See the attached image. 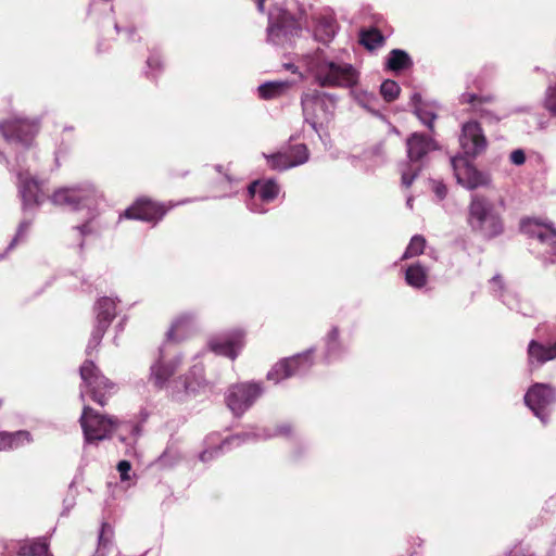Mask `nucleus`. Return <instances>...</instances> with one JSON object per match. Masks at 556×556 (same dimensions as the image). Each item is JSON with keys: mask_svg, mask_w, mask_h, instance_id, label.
Wrapping results in <instances>:
<instances>
[{"mask_svg": "<svg viewBox=\"0 0 556 556\" xmlns=\"http://www.w3.org/2000/svg\"><path fill=\"white\" fill-rule=\"evenodd\" d=\"M344 50L329 46L305 54V64L314 81L323 88H352L359 80V72L346 59Z\"/></svg>", "mask_w": 556, "mask_h": 556, "instance_id": "f257e3e1", "label": "nucleus"}, {"mask_svg": "<svg viewBox=\"0 0 556 556\" xmlns=\"http://www.w3.org/2000/svg\"><path fill=\"white\" fill-rule=\"evenodd\" d=\"M102 200V193L91 182H83L71 187L56 190L51 201L55 205L66 206L72 211L87 210L88 219L81 225L72 227L71 235L77 240V247L80 251L85 248V239L100 235V228L96 225V208Z\"/></svg>", "mask_w": 556, "mask_h": 556, "instance_id": "f03ea898", "label": "nucleus"}, {"mask_svg": "<svg viewBox=\"0 0 556 556\" xmlns=\"http://www.w3.org/2000/svg\"><path fill=\"white\" fill-rule=\"evenodd\" d=\"M467 223L472 232L485 240L500 237L505 229L500 210L489 199L478 194L471 197Z\"/></svg>", "mask_w": 556, "mask_h": 556, "instance_id": "7ed1b4c3", "label": "nucleus"}, {"mask_svg": "<svg viewBox=\"0 0 556 556\" xmlns=\"http://www.w3.org/2000/svg\"><path fill=\"white\" fill-rule=\"evenodd\" d=\"M437 149V142L425 134L414 132L406 139L407 161L400 165L404 187L412 186L422 170L427 155Z\"/></svg>", "mask_w": 556, "mask_h": 556, "instance_id": "20e7f679", "label": "nucleus"}, {"mask_svg": "<svg viewBox=\"0 0 556 556\" xmlns=\"http://www.w3.org/2000/svg\"><path fill=\"white\" fill-rule=\"evenodd\" d=\"M337 100L334 94L316 89L304 92L301 97L304 121L317 130L318 124L332 118Z\"/></svg>", "mask_w": 556, "mask_h": 556, "instance_id": "39448f33", "label": "nucleus"}, {"mask_svg": "<svg viewBox=\"0 0 556 556\" xmlns=\"http://www.w3.org/2000/svg\"><path fill=\"white\" fill-rule=\"evenodd\" d=\"M83 387L80 389V400L85 401L88 393L92 401L101 406L106 404V395L114 390V383L105 378L92 361H86L79 368Z\"/></svg>", "mask_w": 556, "mask_h": 556, "instance_id": "423d86ee", "label": "nucleus"}, {"mask_svg": "<svg viewBox=\"0 0 556 556\" xmlns=\"http://www.w3.org/2000/svg\"><path fill=\"white\" fill-rule=\"evenodd\" d=\"M79 421L88 443L109 439L118 425L117 418L101 415L88 405H84Z\"/></svg>", "mask_w": 556, "mask_h": 556, "instance_id": "0eeeda50", "label": "nucleus"}, {"mask_svg": "<svg viewBox=\"0 0 556 556\" xmlns=\"http://www.w3.org/2000/svg\"><path fill=\"white\" fill-rule=\"evenodd\" d=\"M301 33L300 23L287 11L279 12L277 16L269 15L267 40L274 46L292 47Z\"/></svg>", "mask_w": 556, "mask_h": 556, "instance_id": "6e6552de", "label": "nucleus"}, {"mask_svg": "<svg viewBox=\"0 0 556 556\" xmlns=\"http://www.w3.org/2000/svg\"><path fill=\"white\" fill-rule=\"evenodd\" d=\"M291 433V427L289 425L278 426L275 432H270L267 429H263L260 432H242L226 438L220 444L206 448L200 453L199 458L201 462L206 463L213 458L219 456L223 452L229 451L232 447L240 446L241 444L249 442L254 439H269L277 435H289Z\"/></svg>", "mask_w": 556, "mask_h": 556, "instance_id": "1a4fd4ad", "label": "nucleus"}, {"mask_svg": "<svg viewBox=\"0 0 556 556\" xmlns=\"http://www.w3.org/2000/svg\"><path fill=\"white\" fill-rule=\"evenodd\" d=\"M314 352L315 349L311 348L291 357L282 358L267 372V379L278 383L285 379L307 374L314 365Z\"/></svg>", "mask_w": 556, "mask_h": 556, "instance_id": "9d476101", "label": "nucleus"}, {"mask_svg": "<svg viewBox=\"0 0 556 556\" xmlns=\"http://www.w3.org/2000/svg\"><path fill=\"white\" fill-rule=\"evenodd\" d=\"M523 401L533 415L547 425L552 406L556 403V389L547 383H534L526 392Z\"/></svg>", "mask_w": 556, "mask_h": 556, "instance_id": "9b49d317", "label": "nucleus"}, {"mask_svg": "<svg viewBox=\"0 0 556 556\" xmlns=\"http://www.w3.org/2000/svg\"><path fill=\"white\" fill-rule=\"evenodd\" d=\"M38 130V123L27 118H14L0 123V132L4 140L16 148L29 149Z\"/></svg>", "mask_w": 556, "mask_h": 556, "instance_id": "f8f14e48", "label": "nucleus"}, {"mask_svg": "<svg viewBox=\"0 0 556 556\" xmlns=\"http://www.w3.org/2000/svg\"><path fill=\"white\" fill-rule=\"evenodd\" d=\"M264 388L260 382H241L231 386L226 394L228 408L236 416L243 415L263 394Z\"/></svg>", "mask_w": 556, "mask_h": 556, "instance_id": "ddd939ff", "label": "nucleus"}, {"mask_svg": "<svg viewBox=\"0 0 556 556\" xmlns=\"http://www.w3.org/2000/svg\"><path fill=\"white\" fill-rule=\"evenodd\" d=\"M94 313L96 323L87 344V354H91V352L100 345L106 329L114 319L116 315L115 300L109 296L99 299L94 305Z\"/></svg>", "mask_w": 556, "mask_h": 556, "instance_id": "4468645a", "label": "nucleus"}, {"mask_svg": "<svg viewBox=\"0 0 556 556\" xmlns=\"http://www.w3.org/2000/svg\"><path fill=\"white\" fill-rule=\"evenodd\" d=\"M451 163L457 182L464 188L472 190L490 185L491 178L489 174L478 170L465 159L453 157Z\"/></svg>", "mask_w": 556, "mask_h": 556, "instance_id": "2eb2a0df", "label": "nucleus"}, {"mask_svg": "<svg viewBox=\"0 0 556 556\" xmlns=\"http://www.w3.org/2000/svg\"><path fill=\"white\" fill-rule=\"evenodd\" d=\"M279 190V186L274 179L253 181L248 188L251 197L248 202L249 210L253 213H265L267 210L264 204L274 201Z\"/></svg>", "mask_w": 556, "mask_h": 556, "instance_id": "dca6fc26", "label": "nucleus"}, {"mask_svg": "<svg viewBox=\"0 0 556 556\" xmlns=\"http://www.w3.org/2000/svg\"><path fill=\"white\" fill-rule=\"evenodd\" d=\"M167 210L161 203L140 198L119 215V219L127 218L156 224L163 218Z\"/></svg>", "mask_w": 556, "mask_h": 556, "instance_id": "f3484780", "label": "nucleus"}, {"mask_svg": "<svg viewBox=\"0 0 556 556\" xmlns=\"http://www.w3.org/2000/svg\"><path fill=\"white\" fill-rule=\"evenodd\" d=\"M460 104H468L469 111L478 115L482 121L489 124H497L503 117L495 111L488 108L495 101L493 94H478L476 92L465 91L459 96Z\"/></svg>", "mask_w": 556, "mask_h": 556, "instance_id": "a211bd4d", "label": "nucleus"}, {"mask_svg": "<svg viewBox=\"0 0 556 556\" xmlns=\"http://www.w3.org/2000/svg\"><path fill=\"white\" fill-rule=\"evenodd\" d=\"M459 144L466 155L477 156L486 148V138L477 121L463 124L459 135Z\"/></svg>", "mask_w": 556, "mask_h": 556, "instance_id": "6ab92c4d", "label": "nucleus"}, {"mask_svg": "<svg viewBox=\"0 0 556 556\" xmlns=\"http://www.w3.org/2000/svg\"><path fill=\"white\" fill-rule=\"evenodd\" d=\"M521 230L545 245L553 255H556V228L552 223L529 218L521 222Z\"/></svg>", "mask_w": 556, "mask_h": 556, "instance_id": "aec40b11", "label": "nucleus"}, {"mask_svg": "<svg viewBox=\"0 0 556 556\" xmlns=\"http://www.w3.org/2000/svg\"><path fill=\"white\" fill-rule=\"evenodd\" d=\"M18 193L22 199L23 211H33L39 206L43 200L38 181L30 177L27 172L20 170L17 173Z\"/></svg>", "mask_w": 556, "mask_h": 556, "instance_id": "412c9836", "label": "nucleus"}, {"mask_svg": "<svg viewBox=\"0 0 556 556\" xmlns=\"http://www.w3.org/2000/svg\"><path fill=\"white\" fill-rule=\"evenodd\" d=\"M244 333L241 330H233L222 337L208 341L210 349L217 355L235 359L244 345Z\"/></svg>", "mask_w": 556, "mask_h": 556, "instance_id": "4be33fe9", "label": "nucleus"}, {"mask_svg": "<svg viewBox=\"0 0 556 556\" xmlns=\"http://www.w3.org/2000/svg\"><path fill=\"white\" fill-rule=\"evenodd\" d=\"M313 36L316 41L328 46L336 37L339 24L332 11L324 10L313 16Z\"/></svg>", "mask_w": 556, "mask_h": 556, "instance_id": "5701e85b", "label": "nucleus"}, {"mask_svg": "<svg viewBox=\"0 0 556 556\" xmlns=\"http://www.w3.org/2000/svg\"><path fill=\"white\" fill-rule=\"evenodd\" d=\"M204 382L203 367L194 365L188 375L179 377L172 384V395L181 400L184 395L194 393Z\"/></svg>", "mask_w": 556, "mask_h": 556, "instance_id": "b1692460", "label": "nucleus"}, {"mask_svg": "<svg viewBox=\"0 0 556 556\" xmlns=\"http://www.w3.org/2000/svg\"><path fill=\"white\" fill-rule=\"evenodd\" d=\"M180 363L181 359L178 356L166 361L161 351L159 359L151 365L150 380L156 388H164L168 379L176 372Z\"/></svg>", "mask_w": 556, "mask_h": 556, "instance_id": "393cba45", "label": "nucleus"}, {"mask_svg": "<svg viewBox=\"0 0 556 556\" xmlns=\"http://www.w3.org/2000/svg\"><path fill=\"white\" fill-rule=\"evenodd\" d=\"M348 352V348L340 339V329L332 326L324 337V362L330 364L341 359Z\"/></svg>", "mask_w": 556, "mask_h": 556, "instance_id": "a878e982", "label": "nucleus"}, {"mask_svg": "<svg viewBox=\"0 0 556 556\" xmlns=\"http://www.w3.org/2000/svg\"><path fill=\"white\" fill-rule=\"evenodd\" d=\"M528 363L531 367L541 366L549 361L556 359V341L551 344H543L531 340L528 344Z\"/></svg>", "mask_w": 556, "mask_h": 556, "instance_id": "bb28decb", "label": "nucleus"}, {"mask_svg": "<svg viewBox=\"0 0 556 556\" xmlns=\"http://www.w3.org/2000/svg\"><path fill=\"white\" fill-rule=\"evenodd\" d=\"M197 316L193 313H182L178 315L172 323L170 328L166 332L167 340L180 341L194 328Z\"/></svg>", "mask_w": 556, "mask_h": 556, "instance_id": "cd10ccee", "label": "nucleus"}, {"mask_svg": "<svg viewBox=\"0 0 556 556\" xmlns=\"http://www.w3.org/2000/svg\"><path fill=\"white\" fill-rule=\"evenodd\" d=\"M350 89L351 96L359 106L375 116H382L380 112V100L374 92L362 88H355V86Z\"/></svg>", "mask_w": 556, "mask_h": 556, "instance_id": "c85d7f7f", "label": "nucleus"}, {"mask_svg": "<svg viewBox=\"0 0 556 556\" xmlns=\"http://www.w3.org/2000/svg\"><path fill=\"white\" fill-rule=\"evenodd\" d=\"M429 269L416 262L410 264L405 270V282L415 289H421L428 283Z\"/></svg>", "mask_w": 556, "mask_h": 556, "instance_id": "c756f323", "label": "nucleus"}, {"mask_svg": "<svg viewBox=\"0 0 556 556\" xmlns=\"http://www.w3.org/2000/svg\"><path fill=\"white\" fill-rule=\"evenodd\" d=\"M31 442V435L26 430L0 432V451L13 450Z\"/></svg>", "mask_w": 556, "mask_h": 556, "instance_id": "7c9ffc66", "label": "nucleus"}, {"mask_svg": "<svg viewBox=\"0 0 556 556\" xmlns=\"http://www.w3.org/2000/svg\"><path fill=\"white\" fill-rule=\"evenodd\" d=\"M490 285L494 295L498 296L508 308L521 312L517 294L511 291L504 290L502 277L500 275L492 277Z\"/></svg>", "mask_w": 556, "mask_h": 556, "instance_id": "2f4dec72", "label": "nucleus"}, {"mask_svg": "<svg viewBox=\"0 0 556 556\" xmlns=\"http://www.w3.org/2000/svg\"><path fill=\"white\" fill-rule=\"evenodd\" d=\"M387 67L393 72H401L413 66V60L409 54L401 49H393L387 59Z\"/></svg>", "mask_w": 556, "mask_h": 556, "instance_id": "473e14b6", "label": "nucleus"}, {"mask_svg": "<svg viewBox=\"0 0 556 556\" xmlns=\"http://www.w3.org/2000/svg\"><path fill=\"white\" fill-rule=\"evenodd\" d=\"M18 556H49L46 539H37L20 546Z\"/></svg>", "mask_w": 556, "mask_h": 556, "instance_id": "72a5a7b5", "label": "nucleus"}, {"mask_svg": "<svg viewBox=\"0 0 556 556\" xmlns=\"http://www.w3.org/2000/svg\"><path fill=\"white\" fill-rule=\"evenodd\" d=\"M263 156L266 159L267 166L273 170L282 172L292 168L290 164L291 161L288 159V154L285 150L273 154L263 153Z\"/></svg>", "mask_w": 556, "mask_h": 556, "instance_id": "f704fd0d", "label": "nucleus"}, {"mask_svg": "<svg viewBox=\"0 0 556 556\" xmlns=\"http://www.w3.org/2000/svg\"><path fill=\"white\" fill-rule=\"evenodd\" d=\"M288 159L291 161V166L295 167L308 161V149L304 143L294 144L285 149Z\"/></svg>", "mask_w": 556, "mask_h": 556, "instance_id": "c9c22d12", "label": "nucleus"}, {"mask_svg": "<svg viewBox=\"0 0 556 556\" xmlns=\"http://www.w3.org/2000/svg\"><path fill=\"white\" fill-rule=\"evenodd\" d=\"M414 114L429 130H433V123L437 118L435 109L432 104H419L414 110Z\"/></svg>", "mask_w": 556, "mask_h": 556, "instance_id": "e433bc0d", "label": "nucleus"}, {"mask_svg": "<svg viewBox=\"0 0 556 556\" xmlns=\"http://www.w3.org/2000/svg\"><path fill=\"white\" fill-rule=\"evenodd\" d=\"M288 88L285 81H267L258 87V94L262 99H273L280 96Z\"/></svg>", "mask_w": 556, "mask_h": 556, "instance_id": "4c0bfd02", "label": "nucleus"}, {"mask_svg": "<svg viewBox=\"0 0 556 556\" xmlns=\"http://www.w3.org/2000/svg\"><path fill=\"white\" fill-rule=\"evenodd\" d=\"M113 531L109 523H102L96 556H106L112 546Z\"/></svg>", "mask_w": 556, "mask_h": 556, "instance_id": "58836bf2", "label": "nucleus"}, {"mask_svg": "<svg viewBox=\"0 0 556 556\" xmlns=\"http://www.w3.org/2000/svg\"><path fill=\"white\" fill-rule=\"evenodd\" d=\"M426 243L427 242L424 236H413L405 252L402 255V260H408L422 254L426 248Z\"/></svg>", "mask_w": 556, "mask_h": 556, "instance_id": "ea45409f", "label": "nucleus"}, {"mask_svg": "<svg viewBox=\"0 0 556 556\" xmlns=\"http://www.w3.org/2000/svg\"><path fill=\"white\" fill-rule=\"evenodd\" d=\"M361 43L367 49L374 50L383 41V37L377 29L365 30L361 33Z\"/></svg>", "mask_w": 556, "mask_h": 556, "instance_id": "a19ab883", "label": "nucleus"}, {"mask_svg": "<svg viewBox=\"0 0 556 556\" xmlns=\"http://www.w3.org/2000/svg\"><path fill=\"white\" fill-rule=\"evenodd\" d=\"M401 88L392 79H386L380 86V93L386 102H392L400 96Z\"/></svg>", "mask_w": 556, "mask_h": 556, "instance_id": "79ce46f5", "label": "nucleus"}, {"mask_svg": "<svg viewBox=\"0 0 556 556\" xmlns=\"http://www.w3.org/2000/svg\"><path fill=\"white\" fill-rule=\"evenodd\" d=\"M179 458V454L176 450L166 448L156 459V464L161 468H168L174 466Z\"/></svg>", "mask_w": 556, "mask_h": 556, "instance_id": "37998d69", "label": "nucleus"}, {"mask_svg": "<svg viewBox=\"0 0 556 556\" xmlns=\"http://www.w3.org/2000/svg\"><path fill=\"white\" fill-rule=\"evenodd\" d=\"M30 225H31V220H29V219H24L20 223L17 231H16L14 238L12 239V241L10 242V244L7 249V252L12 250L21 240H23L26 237L27 231L30 228Z\"/></svg>", "mask_w": 556, "mask_h": 556, "instance_id": "c03bdc74", "label": "nucleus"}, {"mask_svg": "<svg viewBox=\"0 0 556 556\" xmlns=\"http://www.w3.org/2000/svg\"><path fill=\"white\" fill-rule=\"evenodd\" d=\"M544 106L554 116H556V83L546 89Z\"/></svg>", "mask_w": 556, "mask_h": 556, "instance_id": "a18cd8bd", "label": "nucleus"}, {"mask_svg": "<svg viewBox=\"0 0 556 556\" xmlns=\"http://www.w3.org/2000/svg\"><path fill=\"white\" fill-rule=\"evenodd\" d=\"M147 65L150 68L148 76L154 77L153 71H160L162 68V62L159 55L152 54L147 60Z\"/></svg>", "mask_w": 556, "mask_h": 556, "instance_id": "49530a36", "label": "nucleus"}, {"mask_svg": "<svg viewBox=\"0 0 556 556\" xmlns=\"http://www.w3.org/2000/svg\"><path fill=\"white\" fill-rule=\"evenodd\" d=\"M509 161L517 166L525 164L526 153L522 149H516L509 154Z\"/></svg>", "mask_w": 556, "mask_h": 556, "instance_id": "de8ad7c7", "label": "nucleus"}, {"mask_svg": "<svg viewBox=\"0 0 556 556\" xmlns=\"http://www.w3.org/2000/svg\"><path fill=\"white\" fill-rule=\"evenodd\" d=\"M130 469H131V465L128 460H121L117 464V470L119 472L122 481L128 480V478H129L128 472L130 471Z\"/></svg>", "mask_w": 556, "mask_h": 556, "instance_id": "09e8293b", "label": "nucleus"}, {"mask_svg": "<svg viewBox=\"0 0 556 556\" xmlns=\"http://www.w3.org/2000/svg\"><path fill=\"white\" fill-rule=\"evenodd\" d=\"M433 191L440 200H443L447 193V189H446L445 185H443L441 182L435 184Z\"/></svg>", "mask_w": 556, "mask_h": 556, "instance_id": "8fccbe9b", "label": "nucleus"}, {"mask_svg": "<svg viewBox=\"0 0 556 556\" xmlns=\"http://www.w3.org/2000/svg\"><path fill=\"white\" fill-rule=\"evenodd\" d=\"M410 102L413 104L414 110L419 104H427L426 102L422 101L421 96L418 92L413 93V96L410 97Z\"/></svg>", "mask_w": 556, "mask_h": 556, "instance_id": "3c124183", "label": "nucleus"}, {"mask_svg": "<svg viewBox=\"0 0 556 556\" xmlns=\"http://www.w3.org/2000/svg\"><path fill=\"white\" fill-rule=\"evenodd\" d=\"M265 1L266 0H256L257 9L260 12L264 11Z\"/></svg>", "mask_w": 556, "mask_h": 556, "instance_id": "603ef678", "label": "nucleus"}, {"mask_svg": "<svg viewBox=\"0 0 556 556\" xmlns=\"http://www.w3.org/2000/svg\"><path fill=\"white\" fill-rule=\"evenodd\" d=\"M413 201H414V199H413L412 197L407 198V200H406V205H407L409 208H412V207H413Z\"/></svg>", "mask_w": 556, "mask_h": 556, "instance_id": "864d4df0", "label": "nucleus"}, {"mask_svg": "<svg viewBox=\"0 0 556 556\" xmlns=\"http://www.w3.org/2000/svg\"><path fill=\"white\" fill-rule=\"evenodd\" d=\"M134 29H125V35L130 38L134 35Z\"/></svg>", "mask_w": 556, "mask_h": 556, "instance_id": "5fc2aeb1", "label": "nucleus"}, {"mask_svg": "<svg viewBox=\"0 0 556 556\" xmlns=\"http://www.w3.org/2000/svg\"><path fill=\"white\" fill-rule=\"evenodd\" d=\"M117 330L118 331H122L123 330V321H121L117 326H116Z\"/></svg>", "mask_w": 556, "mask_h": 556, "instance_id": "6e6d98bb", "label": "nucleus"}, {"mask_svg": "<svg viewBox=\"0 0 556 556\" xmlns=\"http://www.w3.org/2000/svg\"><path fill=\"white\" fill-rule=\"evenodd\" d=\"M0 161H7L5 156L3 155L2 152H0Z\"/></svg>", "mask_w": 556, "mask_h": 556, "instance_id": "4d7b16f0", "label": "nucleus"}, {"mask_svg": "<svg viewBox=\"0 0 556 556\" xmlns=\"http://www.w3.org/2000/svg\"><path fill=\"white\" fill-rule=\"evenodd\" d=\"M115 29H116V31H117L118 34L121 33V28H119V26H118L117 24H115Z\"/></svg>", "mask_w": 556, "mask_h": 556, "instance_id": "13d9d810", "label": "nucleus"}]
</instances>
